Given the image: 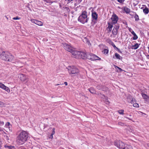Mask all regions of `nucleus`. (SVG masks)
I'll return each instance as SVG.
<instances>
[{"label": "nucleus", "instance_id": "1", "mask_svg": "<svg viewBox=\"0 0 149 149\" xmlns=\"http://www.w3.org/2000/svg\"><path fill=\"white\" fill-rule=\"evenodd\" d=\"M28 137V134L26 131H22L17 137V144L19 145L23 144L27 140Z\"/></svg>", "mask_w": 149, "mask_h": 149}, {"label": "nucleus", "instance_id": "2", "mask_svg": "<svg viewBox=\"0 0 149 149\" xmlns=\"http://www.w3.org/2000/svg\"><path fill=\"white\" fill-rule=\"evenodd\" d=\"M72 56L76 58L84 59L86 56V54L83 52H80L75 50V49L71 53Z\"/></svg>", "mask_w": 149, "mask_h": 149}, {"label": "nucleus", "instance_id": "3", "mask_svg": "<svg viewBox=\"0 0 149 149\" xmlns=\"http://www.w3.org/2000/svg\"><path fill=\"white\" fill-rule=\"evenodd\" d=\"M88 18L87 17V13L86 11H82L81 14L79 17L78 20L82 24H84L88 22Z\"/></svg>", "mask_w": 149, "mask_h": 149}, {"label": "nucleus", "instance_id": "4", "mask_svg": "<svg viewBox=\"0 0 149 149\" xmlns=\"http://www.w3.org/2000/svg\"><path fill=\"white\" fill-rule=\"evenodd\" d=\"M10 55V53L8 52H3L0 55V58L3 60L7 61H11L13 59V57L10 56V58H9L8 57V55Z\"/></svg>", "mask_w": 149, "mask_h": 149}, {"label": "nucleus", "instance_id": "5", "mask_svg": "<svg viewBox=\"0 0 149 149\" xmlns=\"http://www.w3.org/2000/svg\"><path fill=\"white\" fill-rule=\"evenodd\" d=\"M114 144L115 146L120 149H123L125 145L124 143L120 141H116L114 142Z\"/></svg>", "mask_w": 149, "mask_h": 149}, {"label": "nucleus", "instance_id": "6", "mask_svg": "<svg viewBox=\"0 0 149 149\" xmlns=\"http://www.w3.org/2000/svg\"><path fill=\"white\" fill-rule=\"evenodd\" d=\"M68 72L70 74H77L79 72V70L74 66L69 67Z\"/></svg>", "mask_w": 149, "mask_h": 149}, {"label": "nucleus", "instance_id": "7", "mask_svg": "<svg viewBox=\"0 0 149 149\" xmlns=\"http://www.w3.org/2000/svg\"><path fill=\"white\" fill-rule=\"evenodd\" d=\"M64 49L66 51L70 52L71 53L73 51L74 48L72 47L70 45L66 43L62 44Z\"/></svg>", "mask_w": 149, "mask_h": 149}, {"label": "nucleus", "instance_id": "8", "mask_svg": "<svg viewBox=\"0 0 149 149\" xmlns=\"http://www.w3.org/2000/svg\"><path fill=\"white\" fill-rule=\"evenodd\" d=\"M86 58L92 61H94L98 59L99 57L94 54H89L87 55L86 54V56L85 58Z\"/></svg>", "mask_w": 149, "mask_h": 149}, {"label": "nucleus", "instance_id": "9", "mask_svg": "<svg viewBox=\"0 0 149 149\" xmlns=\"http://www.w3.org/2000/svg\"><path fill=\"white\" fill-rule=\"evenodd\" d=\"M118 19V16L115 14H113L111 16L109 22H110L113 24H114L117 23Z\"/></svg>", "mask_w": 149, "mask_h": 149}, {"label": "nucleus", "instance_id": "10", "mask_svg": "<svg viewBox=\"0 0 149 149\" xmlns=\"http://www.w3.org/2000/svg\"><path fill=\"white\" fill-rule=\"evenodd\" d=\"M0 88L7 91L8 93H10V90L9 88L1 82H0Z\"/></svg>", "mask_w": 149, "mask_h": 149}, {"label": "nucleus", "instance_id": "11", "mask_svg": "<svg viewBox=\"0 0 149 149\" xmlns=\"http://www.w3.org/2000/svg\"><path fill=\"white\" fill-rule=\"evenodd\" d=\"M18 77L21 81H24L27 80L28 79V77L27 76L22 74H19L18 75Z\"/></svg>", "mask_w": 149, "mask_h": 149}, {"label": "nucleus", "instance_id": "12", "mask_svg": "<svg viewBox=\"0 0 149 149\" xmlns=\"http://www.w3.org/2000/svg\"><path fill=\"white\" fill-rule=\"evenodd\" d=\"M119 26H116L113 28L112 31V34L113 35H116L117 33L118 30V29Z\"/></svg>", "mask_w": 149, "mask_h": 149}, {"label": "nucleus", "instance_id": "13", "mask_svg": "<svg viewBox=\"0 0 149 149\" xmlns=\"http://www.w3.org/2000/svg\"><path fill=\"white\" fill-rule=\"evenodd\" d=\"M142 95L145 101L149 102V97L148 95L142 93Z\"/></svg>", "mask_w": 149, "mask_h": 149}, {"label": "nucleus", "instance_id": "14", "mask_svg": "<svg viewBox=\"0 0 149 149\" xmlns=\"http://www.w3.org/2000/svg\"><path fill=\"white\" fill-rule=\"evenodd\" d=\"M108 26L107 27V29L109 30V31H110L112 29V28L113 27V24L112 23H111L110 22H108Z\"/></svg>", "mask_w": 149, "mask_h": 149}, {"label": "nucleus", "instance_id": "15", "mask_svg": "<svg viewBox=\"0 0 149 149\" xmlns=\"http://www.w3.org/2000/svg\"><path fill=\"white\" fill-rule=\"evenodd\" d=\"M92 16L93 19L96 20L97 19V15L95 12L92 13Z\"/></svg>", "mask_w": 149, "mask_h": 149}, {"label": "nucleus", "instance_id": "16", "mask_svg": "<svg viewBox=\"0 0 149 149\" xmlns=\"http://www.w3.org/2000/svg\"><path fill=\"white\" fill-rule=\"evenodd\" d=\"M140 45V44L136 43L134 45L132 46V49H136L139 48Z\"/></svg>", "mask_w": 149, "mask_h": 149}, {"label": "nucleus", "instance_id": "17", "mask_svg": "<svg viewBox=\"0 0 149 149\" xmlns=\"http://www.w3.org/2000/svg\"><path fill=\"white\" fill-rule=\"evenodd\" d=\"M5 126L6 128H8L9 130H11L12 125L9 122L6 123L5 124Z\"/></svg>", "mask_w": 149, "mask_h": 149}, {"label": "nucleus", "instance_id": "18", "mask_svg": "<svg viewBox=\"0 0 149 149\" xmlns=\"http://www.w3.org/2000/svg\"><path fill=\"white\" fill-rule=\"evenodd\" d=\"M123 149H133L132 146L130 145L125 144V147Z\"/></svg>", "mask_w": 149, "mask_h": 149}, {"label": "nucleus", "instance_id": "19", "mask_svg": "<svg viewBox=\"0 0 149 149\" xmlns=\"http://www.w3.org/2000/svg\"><path fill=\"white\" fill-rule=\"evenodd\" d=\"M115 56L118 59L121 60L122 58V57L119 54L116 53H115Z\"/></svg>", "mask_w": 149, "mask_h": 149}, {"label": "nucleus", "instance_id": "20", "mask_svg": "<svg viewBox=\"0 0 149 149\" xmlns=\"http://www.w3.org/2000/svg\"><path fill=\"white\" fill-rule=\"evenodd\" d=\"M143 11L145 14H147L148 13L149 10L146 7L143 9Z\"/></svg>", "mask_w": 149, "mask_h": 149}, {"label": "nucleus", "instance_id": "21", "mask_svg": "<svg viewBox=\"0 0 149 149\" xmlns=\"http://www.w3.org/2000/svg\"><path fill=\"white\" fill-rule=\"evenodd\" d=\"M36 24L39 26H42L43 25V23L42 22L37 20Z\"/></svg>", "mask_w": 149, "mask_h": 149}, {"label": "nucleus", "instance_id": "22", "mask_svg": "<svg viewBox=\"0 0 149 149\" xmlns=\"http://www.w3.org/2000/svg\"><path fill=\"white\" fill-rule=\"evenodd\" d=\"M124 10L127 13H129L130 12V9L126 7L124 8Z\"/></svg>", "mask_w": 149, "mask_h": 149}, {"label": "nucleus", "instance_id": "23", "mask_svg": "<svg viewBox=\"0 0 149 149\" xmlns=\"http://www.w3.org/2000/svg\"><path fill=\"white\" fill-rule=\"evenodd\" d=\"M133 35V39L134 40H136L138 38V37L137 35L135 33V32L134 33H133L132 34Z\"/></svg>", "mask_w": 149, "mask_h": 149}, {"label": "nucleus", "instance_id": "24", "mask_svg": "<svg viewBox=\"0 0 149 149\" xmlns=\"http://www.w3.org/2000/svg\"><path fill=\"white\" fill-rule=\"evenodd\" d=\"M55 134V131H52V133L49 135H48V137L52 139L53 138V136Z\"/></svg>", "mask_w": 149, "mask_h": 149}, {"label": "nucleus", "instance_id": "25", "mask_svg": "<svg viewBox=\"0 0 149 149\" xmlns=\"http://www.w3.org/2000/svg\"><path fill=\"white\" fill-rule=\"evenodd\" d=\"M103 53L105 55L107 54L109 52V50L108 49H104L102 51Z\"/></svg>", "mask_w": 149, "mask_h": 149}, {"label": "nucleus", "instance_id": "26", "mask_svg": "<svg viewBox=\"0 0 149 149\" xmlns=\"http://www.w3.org/2000/svg\"><path fill=\"white\" fill-rule=\"evenodd\" d=\"M90 92L92 94H95V91L94 89L92 88H91L89 89Z\"/></svg>", "mask_w": 149, "mask_h": 149}, {"label": "nucleus", "instance_id": "27", "mask_svg": "<svg viewBox=\"0 0 149 149\" xmlns=\"http://www.w3.org/2000/svg\"><path fill=\"white\" fill-rule=\"evenodd\" d=\"M134 18H135V20L136 21H138L139 20V16L136 14H135L134 16Z\"/></svg>", "mask_w": 149, "mask_h": 149}, {"label": "nucleus", "instance_id": "28", "mask_svg": "<svg viewBox=\"0 0 149 149\" xmlns=\"http://www.w3.org/2000/svg\"><path fill=\"white\" fill-rule=\"evenodd\" d=\"M118 112L120 114L123 115L124 114V110L123 109L120 110L118 111Z\"/></svg>", "mask_w": 149, "mask_h": 149}, {"label": "nucleus", "instance_id": "29", "mask_svg": "<svg viewBox=\"0 0 149 149\" xmlns=\"http://www.w3.org/2000/svg\"><path fill=\"white\" fill-rule=\"evenodd\" d=\"M136 102V101L135 99L134 98H132V100L131 101V103L133 105V104H134Z\"/></svg>", "mask_w": 149, "mask_h": 149}, {"label": "nucleus", "instance_id": "30", "mask_svg": "<svg viewBox=\"0 0 149 149\" xmlns=\"http://www.w3.org/2000/svg\"><path fill=\"white\" fill-rule=\"evenodd\" d=\"M85 41H86V43L89 46H90L91 45V44H90L89 40L86 38H85Z\"/></svg>", "mask_w": 149, "mask_h": 149}, {"label": "nucleus", "instance_id": "31", "mask_svg": "<svg viewBox=\"0 0 149 149\" xmlns=\"http://www.w3.org/2000/svg\"><path fill=\"white\" fill-rule=\"evenodd\" d=\"M128 28L129 31L132 34L134 32L133 30L131 28L128 27Z\"/></svg>", "mask_w": 149, "mask_h": 149}, {"label": "nucleus", "instance_id": "32", "mask_svg": "<svg viewBox=\"0 0 149 149\" xmlns=\"http://www.w3.org/2000/svg\"><path fill=\"white\" fill-rule=\"evenodd\" d=\"M114 66L115 68H118L120 72H121L123 71L122 69L115 65H114Z\"/></svg>", "mask_w": 149, "mask_h": 149}, {"label": "nucleus", "instance_id": "33", "mask_svg": "<svg viewBox=\"0 0 149 149\" xmlns=\"http://www.w3.org/2000/svg\"><path fill=\"white\" fill-rule=\"evenodd\" d=\"M133 106L134 107H139V104H138L136 103L133 104Z\"/></svg>", "mask_w": 149, "mask_h": 149}, {"label": "nucleus", "instance_id": "34", "mask_svg": "<svg viewBox=\"0 0 149 149\" xmlns=\"http://www.w3.org/2000/svg\"><path fill=\"white\" fill-rule=\"evenodd\" d=\"M37 20L34 19H31L30 21L32 23L36 24Z\"/></svg>", "mask_w": 149, "mask_h": 149}, {"label": "nucleus", "instance_id": "35", "mask_svg": "<svg viewBox=\"0 0 149 149\" xmlns=\"http://www.w3.org/2000/svg\"><path fill=\"white\" fill-rule=\"evenodd\" d=\"M12 146H8V145H5L4 146V147L5 148H8V149H10V148H11Z\"/></svg>", "mask_w": 149, "mask_h": 149}, {"label": "nucleus", "instance_id": "36", "mask_svg": "<svg viewBox=\"0 0 149 149\" xmlns=\"http://www.w3.org/2000/svg\"><path fill=\"white\" fill-rule=\"evenodd\" d=\"M12 146H8V145H5L4 146V147L5 148H8V149H10V148H11Z\"/></svg>", "mask_w": 149, "mask_h": 149}, {"label": "nucleus", "instance_id": "37", "mask_svg": "<svg viewBox=\"0 0 149 149\" xmlns=\"http://www.w3.org/2000/svg\"><path fill=\"white\" fill-rule=\"evenodd\" d=\"M12 56L13 57V59H12L11 61H13V60L14 59V56L12 55L10 53V55H8V57L9 58H10V56Z\"/></svg>", "mask_w": 149, "mask_h": 149}, {"label": "nucleus", "instance_id": "38", "mask_svg": "<svg viewBox=\"0 0 149 149\" xmlns=\"http://www.w3.org/2000/svg\"><path fill=\"white\" fill-rule=\"evenodd\" d=\"M4 104L3 102L0 101V107L4 106Z\"/></svg>", "mask_w": 149, "mask_h": 149}, {"label": "nucleus", "instance_id": "39", "mask_svg": "<svg viewBox=\"0 0 149 149\" xmlns=\"http://www.w3.org/2000/svg\"><path fill=\"white\" fill-rule=\"evenodd\" d=\"M110 41L111 42V45H112L114 47V48H117L116 47V45H115L114 44V43L112 42V41H111L110 40Z\"/></svg>", "mask_w": 149, "mask_h": 149}, {"label": "nucleus", "instance_id": "40", "mask_svg": "<svg viewBox=\"0 0 149 149\" xmlns=\"http://www.w3.org/2000/svg\"><path fill=\"white\" fill-rule=\"evenodd\" d=\"M20 18L18 17H13V19L14 20H19L20 19Z\"/></svg>", "mask_w": 149, "mask_h": 149}, {"label": "nucleus", "instance_id": "41", "mask_svg": "<svg viewBox=\"0 0 149 149\" xmlns=\"http://www.w3.org/2000/svg\"><path fill=\"white\" fill-rule=\"evenodd\" d=\"M125 0H117L120 3H123Z\"/></svg>", "mask_w": 149, "mask_h": 149}, {"label": "nucleus", "instance_id": "42", "mask_svg": "<svg viewBox=\"0 0 149 149\" xmlns=\"http://www.w3.org/2000/svg\"><path fill=\"white\" fill-rule=\"evenodd\" d=\"M4 124V123L3 121H0V125L1 126H2Z\"/></svg>", "mask_w": 149, "mask_h": 149}, {"label": "nucleus", "instance_id": "43", "mask_svg": "<svg viewBox=\"0 0 149 149\" xmlns=\"http://www.w3.org/2000/svg\"><path fill=\"white\" fill-rule=\"evenodd\" d=\"M118 125H123L124 124L121 122H119L118 123Z\"/></svg>", "mask_w": 149, "mask_h": 149}, {"label": "nucleus", "instance_id": "44", "mask_svg": "<svg viewBox=\"0 0 149 149\" xmlns=\"http://www.w3.org/2000/svg\"><path fill=\"white\" fill-rule=\"evenodd\" d=\"M148 52L149 53V47H148ZM147 58H149V55H148L147 56Z\"/></svg>", "mask_w": 149, "mask_h": 149}, {"label": "nucleus", "instance_id": "45", "mask_svg": "<svg viewBox=\"0 0 149 149\" xmlns=\"http://www.w3.org/2000/svg\"><path fill=\"white\" fill-rule=\"evenodd\" d=\"M44 1L47 3H50L51 2V1L49 0H44Z\"/></svg>", "mask_w": 149, "mask_h": 149}, {"label": "nucleus", "instance_id": "46", "mask_svg": "<svg viewBox=\"0 0 149 149\" xmlns=\"http://www.w3.org/2000/svg\"><path fill=\"white\" fill-rule=\"evenodd\" d=\"M65 9H67V11H70V10H69V9L68 8V7H65Z\"/></svg>", "mask_w": 149, "mask_h": 149}, {"label": "nucleus", "instance_id": "47", "mask_svg": "<svg viewBox=\"0 0 149 149\" xmlns=\"http://www.w3.org/2000/svg\"><path fill=\"white\" fill-rule=\"evenodd\" d=\"M15 149V147L13 146H12L11 147V148H10V149Z\"/></svg>", "mask_w": 149, "mask_h": 149}, {"label": "nucleus", "instance_id": "48", "mask_svg": "<svg viewBox=\"0 0 149 149\" xmlns=\"http://www.w3.org/2000/svg\"><path fill=\"white\" fill-rule=\"evenodd\" d=\"M97 88L98 89H99L100 90H103V89L102 88H100L99 87V86H97Z\"/></svg>", "mask_w": 149, "mask_h": 149}, {"label": "nucleus", "instance_id": "49", "mask_svg": "<svg viewBox=\"0 0 149 149\" xmlns=\"http://www.w3.org/2000/svg\"><path fill=\"white\" fill-rule=\"evenodd\" d=\"M64 84H65V85L66 86H67L68 85V83H67V82H64Z\"/></svg>", "mask_w": 149, "mask_h": 149}, {"label": "nucleus", "instance_id": "50", "mask_svg": "<svg viewBox=\"0 0 149 149\" xmlns=\"http://www.w3.org/2000/svg\"><path fill=\"white\" fill-rule=\"evenodd\" d=\"M2 144V142L0 141V148H1V145Z\"/></svg>", "mask_w": 149, "mask_h": 149}, {"label": "nucleus", "instance_id": "51", "mask_svg": "<svg viewBox=\"0 0 149 149\" xmlns=\"http://www.w3.org/2000/svg\"><path fill=\"white\" fill-rule=\"evenodd\" d=\"M55 130V129L54 128H53L52 130Z\"/></svg>", "mask_w": 149, "mask_h": 149}, {"label": "nucleus", "instance_id": "52", "mask_svg": "<svg viewBox=\"0 0 149 149\" xmlns=\"http://www.w3.org/2000/svg\"><path fill=\"white\" fill-rule=\"evenodd\" d=\"M148 88H149V85L148 86Z\"/></svg>", "mask_w": 149, "mask_h": 149}, {"label": "nucleus", "instance_id": "53", "mask_svg": "<svg viewBox=\"0 0 149 149\" xmlns=\"http://www.w3.org/2000/svg\"><path fill=\"white\" fill-rule=\"evenodd\" d=\"M22 148V147H20V148H19V149H21Z\"/></svg>", "mask_w": 149, "mask_h": 149}, {"label": "nucleus", "instance_id": "54", "mask_svg": "<svg viewBox=\"0 0 149 149\" xmlns=\"http://www.w3.org/2000/svg\"><path fill=\"white\" fill-rule=\"evenodd\" d=\"M148 146L149 147V144L148 145Z\"/></svg>", "mask_w": 149, "mask_h": 149}]
</instances>
